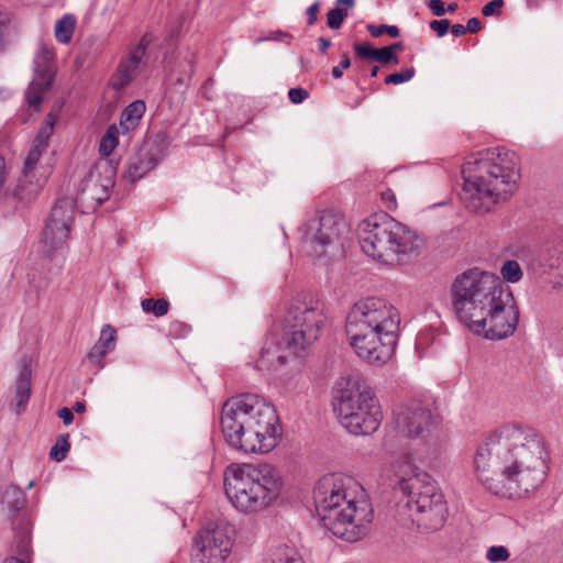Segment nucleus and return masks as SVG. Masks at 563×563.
I'll return each instance as SVG.
<instances>
[{
    "mask_svg": "<svg viewBox=\"0 0 563 563\" xmlns=\"http://www.w3.org/2000/svg\"><path fill=\"white\" fill-rule=\"evenodd\" d=\"M548 461L542 437L517 424H504L492 431L474 457L484 487L508 498H521L537 489L547 477Z\"/></svg>",
    "mask_w": 563,
    "mask_h": 563,
    "instance_id": "obj_1",
    "label": "nucleus"
},
{
    "mask_svg": "<svg viewBox=\"0 0 563 563\" xmlns=\"http://www.w3.org/2000/svg\"><path fill=\"white\" fill-rule=\"evenodd\" d=\"M220 424L228 445L243 453H267L280 437L275 407L256 394L228 399L222 406Z\"/></svg>",
    "mask_w": 563,
    "mask_h": 563,
    "instance_id": "obj_2",
    "label": "nucleus"
},
{
    "mask_svg": "<svg viewBox=\"0 0 563 563\" xmlns=\"http://www.w3.org/2000/svg\"><path fill=\"white\" fill-rule=\"evenodd\" d=\"M400 318L386 299L367 297L355 302L346 317L345 332L358 357L382 365L394 354Z\"/></svg>",
    "mask_w": 563,
    "mask_h": 563,
    "instance_id": "obj_3",
    "label": "nucleus"
},
{
    "mask_svg": "<svg viewBox=\"0 0 563 563\" xmlns=\"http://www.w3.org/2000/svg\"><path fill=\"white\" fill-rule=\"evenodd\" d=\"M478 155L462 166L464 191L471 194L470 209L489 212L496 202L506 200L517 187V156L500 147L487 148Z\"/></svg>",
    "mask_w": 563,
    "mask_h": 563,
    "instance_id": "obj_4",
    "label": "nucleus"
},
{
    "mask_svg": "<svg viewBox=\"0 0 563 563\" xmlns=\"http://www.w3.org/2000/svg\"><path fill=\"white\" fill-rule=\"evenodd\" d=\"M352 478L324 475L313 489L316 510L323 527L347 542L360 540L373 520V509L367 500H355L347 493Z\"/></svg>",
    "mask_w": 563,
    "mask_h": 563,
    "instance_id": "obj_5",
    "label": "nucleus"
},
{
    "mask_svg": "<svg viewBox=\"0 0 563 563\" xmlns=\"http://www.w3.org/2000/svg\"><path fill=\"white\" fill-rule=\"evenodd\" d=\"M393 487L406 500L398 504L399 511L408 509V516L417 528L426 533L442 529L448 520L449 509L443 494L429 474L415 466L404 455L393 464Z\"/></svg>",
    "mask_w": 563,
    "mask_h": 563,
    "instance_id": "obj_6",
    "label": "nucleus"
},
{
    "mask_svg": "<svg viewBox=\"0 0 563 563\" xmlns=\"http://www.w3.org/2000/svg\"><path fill=\"white\" fill-rule=\"evenodd\" d=\"M283 486L279 471L269 464H232L224 475L225 495L243 512L264 509L278 498Z\"/></svg>",
    "mask_w": 563,
    "mask_h": 563,
    "instance_id": "obj_7",
    "label": "nucleus"
},
{
    "mask_svg": "<svg viewBox=\"0 0 563 563\" xmlns=\"http://www.w3.org/2000/svg\"><path fill=\"white\" fill-rule=\"evenodd\" d=\"M358 242L366 255L387 265L407 262L420 246L416 232L384 212L358 225Z\"/></svg>",
    "mask_w": 563,
    "mask_h": 563,
    "instance_id": "obj_8",
    "label": "nucleus"
},
{
    "mask_svg": "<svg viewBox=\"0 0 563 563\" xmlns=\"http://www.w3.org/2000/svg\"><path fill=\"white\" fill-rule=\"evenodd\" d=\"M503 280L488 272L471 268L457 275L451 285V306L456 319L470 331L484 325L487 310L501 295Z\"/></svg>",
    "mask_w": 563,
    "mask_h": 563,
    "instance_id": "obj_9",
    "label": "nucleus"
},
{
    "mask_svg": "<svg viewBox=\"0 0 563 563\" xmlns=\"http://www.w3.org/2000/svg\"><path fill=\"white\" fill-rule=\"evenodd\" d=\"M325 322L322 303L306 296L294 297L283 319V343L299 356L320 338Z\"/></svg>",
    "mask_w": 563,
    "mask_h": 563,
    "instance_id": "obj_10",
    "label": "nucleus"
},
{
    "mask_svg": "<svg viewBox=\"0 0 563 563\" xmlns=\"http://www.w3.org/2000/svg\"><path fill=\"white\" fill-rule=\"evenodd\" d=\"M54 123L55 118L49 113L46 124L40 129L24 158L21 176L18 178L15 185L7 192L9 198L21 206L33 202L46 183L44 173H38V170L43 168L40 165V158L47 150L48 139L53 132Z\"/></svg>",
    "mask_w": 563,
    "mask_h": 563,
    "instance_id": "obj_11",
    "label": "nucleus"
},
{
    "mask_svg": "<svg viewBox=\"0 0 563 563\" xmlns=\"http://www.w3.org/2000/svg\"><path fill=\"white\" fill-rule=\"evenodd\" d=\"M301 246L312 256H323L330 250L343 246L342 240L349 233L343 217L333 210L317 212L301 228Z\"/></svg>",
    "mask_w": 563,
    "mask_h": 563,
    "instance_id": "obj_12",
    "label": "nucleus"
},
{
    "mask_svg": "<svg viewBox=\"0 0 563 563\" xmlns=\"http://www.w3.org/2000/svg\"><path fill=\"white\" fill-rule=\"evenodd\" d=\"M235 529L225 520L207 523L195 541L192 563H223L232 550Z\"/></svg>",
    "mask_w": 563,
    "mask_h": 563,
    "instance_id": "obj_13",
    "label": "nucleus"
},
{
    "mask_svg": "<svg viewBox=\"0 0 563 563\" xmlns=\"http://www.w3.org/2000/svg\"><path fill=\"white\" fill-rule=\"evenodd\" d=\"M485 324L475 327L472 331L488 340H501L511 335L519 322V309L515 302L512 292L503 288L501 295L489 306Z\"/></svg>",
    "mask_w": 563,
    "mask_h": 563,
    "instance_id": "obj_14",
    "label": "nucleus"
},
{
    "mask_svg": "<svg viewBox=\"0 0 563 563\" xmlns=\"http://www.w3.org/2000/svg\"><path fill=\"white\" fill-rule=\"evenodd\" d=\"M118 162L112 158H99L90 168L79 185V191L85 199H90L101 206L109 197L115 184Z\"/></svg>",
    "mask_w": 563,
    "mask_h": 563,
    "instance_id": "obj_15",
    "label": "nucleus"
},
{
    "mask_svg": "<svg viewBox=\"0 0 563 563\" xmlns=\"http://www.w3.org/2000/svg\"><path fill=\"white\" fill-rule=\"evenodd\" d=\"M75 200L68 197L58 199L52 207L42 236V243L51 250L58 249L68 240L75 221Z\"/></svg>",
    "mask_w": 563,
    "mask_h": 563,
    "instance_id": "obj_16",
    "label": "nucleus"
},
{
    "mask_svg": "<svg viewBox=\"0 0 563 563\" xmlns=\"http://www.w3.org/2000/svg\"><path fill=\"white\" fill-rule=\"evenodd\" d=\"M55 76L54 51L42 44L34 57V76L30 82L25 99L30 108L40 111L44 95L51 89Z\"/></svg>",
    "mask_w": 563,
    "mask_h": 563,
    "instance_id": "obj_17",
    "label": "nucleus"
},
{
    "mask_svg": "<svg viewBox=\"0 0 563 563\" xmlns=\"http://www.w3.org/2000/svg\"><path fill=\"white\" fill-rule=\"evenodd\" d=\"M395 423L399 434L415 439L429 433L437 423V417L429 407L419 401H412L396 409Z\"/></svg>",
    "mask_w": 563,
    "mask_h": 563,
    "instance_id": "obj_18",
    "label": "nucleus"
},
{
    "mask_svg": "<svg viewBox=\"0 0 563 563\" xmlns=\"http://www.w3.org/2000/svg\"><path fill=\"white\" fill-rule=\"evenodd\" d=\"M375 398L373 390L357 377H342L332 389L333 411L338 416L360 409L364 400Z\"/></svg>",
    "mask_w": 563,
    "mask_h": 563,
    "instance_id": "obj_19",
    "label": "nucleus"
},
{
    "mask_svg": "<svg viewBox=\"0 0 563 563\" xmlns=\"http://www.w3.org/2000/svg\"><path fill=\"white\" fill-rule=\"evenodd\" d=\"M166 150L165 140L159 135L145 140L130 157L123 178L132 184L143 178L165 156Z\"/></svg>",
    "mask_w": 563,
    "mask_h": 563,
    "instance_id": "obj_20",
    "label": "nucleus"
},
{
    "mask_svg": "<svg viewBox=\"0 0 563 563\" xmlns=\"http://www.w3.org/2000/svg\"><path fill=\"white\" fill-rule=\"evenodd\" d=\"M382 418V410L376 397L372 401L364 400L356 413L351 411L338 416L341 426L355 435L374 433L380 426Z\"/></svg>",
    "mask_w": 563,
    "mask_h": 563,
    "instance_id": "obj_21",
    "label": "nucleus"
},
{
    "mask_svg": "<svg viewBox=\"0 0 563 563\" xmlns=\"http://www.w3.org/2000/svg\"><path fill=\"white\" fill-rule=\"evenodd\" d=\"M31 358L23 355L19 362V375L15 382L14 410L19 415L25 410L31 396Z\"/></svg>",
    "mask_w": 563,
    "mask_h": 563,
    "instance_id": "obj_22",
    "label": "nucleus"
},
{
    "mask_svg": "<svg viewBox=\"0 0 563 563\" xmlns=\"http://www.w3.org/2000/svg\"><path fill=\"white\" fill-rule=\"evenodd\" d=\"M142 57L131 51L128 58L123 59L112 77L111 87L117 90H123L133 79Z\"/></svg>",
    "mask_w": 563,
    "mask_h": 563,
    "instance_id": "obj_23",
    "label": "nucleus"
},
{
    "mask_svg": "<svg viewBox=\"0 0 563 563\" xmlns=\"http://www.w3.org/2000/svg\"><path fill=\"white\" fill-rule=\"evenodd\" d=\"M114 342L115 330L109 324L104 325L101 330L99 340L87 354L88 360L100 364L107 353L114 349Z\"/></svg>",
    "mask_w": 563,
    "mask_h": 563,
    "instance_id": "obj_24",
    "label": "nucleus"
},
{
    "mask_svg": "<svg viewBox=\"0 0 563 563\" xmlns=\"http://www.w3.org/2000/svg\"><path fill=\"white\" fill-rule=\"evenodd\" d=\"M145 109L146 106L143 100H135L122 111L120 118V128L122 129L123 133H129L139 125Z\"/></svg>",
    "mask_w": 563,
    "mask_h": 563,
    "instance_id": "obj_25",
    "label": "nucleus"
},
{
    "mask_svg": "<svg viewBox=\"0 0 563 563\" xmlns=\"http://www.w3.org/2000/svg\"><path fill=\"white\" fill-rule=\"evenodd\" d=\"M19 525V529L14 527L16 530L14 543L16 553L21 556L20 559H24L26 561L31 550V530L29 522L26 521H21Z\"/></svg>",
    "mask_w": 563,
    "mask_h": 563,
    "instance_id": "obj_26",
    "label": "nucleus"
},
{
    "mask_svg": "<svg viewBox=\"0 0 563 563\" xmlns=\"http://www.w3.org/2000/svg\"><path fill=\"white\" fill-rule=\"evenodd\" d=\"M2 503L10 511L18 512L26 503L24 492L18 486H10L2 494Z\"/></svg>",
    "mask_w": 563,
    "mask_h": 563,
    "instance_id": "obj_27",
    "label": "nucleus"
},
{
    "mask_svg": "<svg viewBox=\"0 0 563 563\" xmlns=\"http://www.w3.org/2000/svg\"><path fill=\"white\" fill-rule=\"evenodd\" d=\"M76 21L71 15H65L56 22L55 37L58 42L67 44L74 34Z\"/></svg>",
    "mask_w": 563,
    "mask_h": 563,
    "instance_id": "obj_28",
    "label": "nucleus"
},
{
    "mask_svg": "<svg viewBox=\"0 0 563 563\" xmlns=\"http://www.w3.org/2000/svg\"><path fill=\"white\" fill-rule=\"evenodd\" d=\"M118 128L115 125H110L100 141L99 153L102 156L101 158H110V154L118 145Z\"/></svg>",
    "mask_w": 563,
    "mask_h": 563,
    "instance_id": "obj_29",
    "label": "nucleus"
},
{
    "mask_svg": "<svg viewBox=\"0 0 563 563\" xmlns=\"http://www.w3.org/2000/svg\"><path fill=\"white\" fill-rule=\"evenodd\" d=\"M273 563H303V561L296 549L280 545L274 551Z\"/></svg>",
    "mask_w": 563,
    "mask_h": 563,
    "instance_id": "obj_30",
    "label": "nucleus"
},
{
    "mask_svg": "<svg viewBox=\"0 0 563 563\" xmlns=\"http://www.w3.org/2000/svg\"><path fill=\"white\" fill-rule=\"evenodd\" d=\"M141 307L144 312H152L155 317H163L168 312L169 302L166 299L145 298L141 301Z\"/></svg>",
    "mask_w": 563,
    "mask_h": 563,
    "instance_id": "obj_31",
    "label": "nucleus"
},
{
    "mask_svg": "<svg viewBox=\"0 0 563 563\" xmlns=\"http://www.w3.org/2000/svg\"><path fill=\"white\" fill-rule=\"evenodd\" d=\"M70 450L69 434L58 435L56 443L51 448L49 456L56 462H62L66 459Z\"/></svg>",
    "mask_w": 563,
    "mask_h": 563,
    "instance_id": "obj_32",
    "label": "nucleus"
},
{
    "mask_svg": "<svg viewBox=\"0 0 563 563\" xmlns=\"http://www.w3.org/2000/svg\"><path fill=\"white\" fill-rule=\"evenodd\" d=\"M500 274L504 280L512 284L518 283L523 276L520 265L514 260L506 261L503 264Z\"/></svg>",
    "mask_w": 563,
    "mask_h": 563,
    "instance_id": "obj_33",
    "label": "nucleus"
},
{
    "mask_svg": "<svg viewBox=\"0 0 563 563\" xmlns=\"http://www.w3.org/2000/svg\"><path fill=\"white\" fill-rule=\"evenodd\" d=\"M367 31L373 37H379L383 34H388L393 38H397L400 36V30L396 25H387V24H368Z\"/></svg>",
    "mask_w": 563,
    "mask_h": 563,
    "instance_id": "obj_34",
    "label": "nucleus"
},
{
    "mask_svg": "<svg viewBox=\"0 0 563 563\" xmlns=\"http://www.w3.org/2000/svg\"><path fill=\"white\" fill-rule=\"evenodd\" d=\"M349 12L344 8H335L328 12L327 14V24L332 30H338L341 27L343 21L347 18Z\"/></svg>",
    "mask_w": 563,
    "mask_h": 563,
    "instance_id": "obj_35",
    "label": "nucleus"
},
{
    "mask_svg": "<svg viewBox=\"0 0 563 563\" xmlns=\"http://www.w3.org/2000/svg\"><path fill=\"white\" fill-rule=\"evenodd\" d=\"M415 74L416 69L413 67H408L399 73L387 75L384 81L386 85H399L409 81L411 78H413Z\"/></svg>",
    "mask_w": 563,
    "mask_h": 563,
    "instance_id": "obj_36",
    "label": "nucleus"
},
{
    "mask_svg": "<svg viewBox=\"0 0 563 563\" xmlns=\"http://www.w3.org/2000/svg\"><path fill=\"white\" fill-rule=\"evenodd\" d=\"M510 554L504 545H493L486 552V559L492 563L506 562Z\"/></svg>",
    "mask_w": 563,
    "mask_h": 563,
    "instance_id": "obj_37",
    "label": "nucleus"
},
{
    "mask_svg": "<svg viewBox=\"0 0 563 563\" xmlns=\"http://www.w3.org/2000/svg\"><path fill=\"white\" fill-rule=\"evenodd\" d=\"M377 49L378 48H374L369 43H355L354 44L355 54L361 59L376 62Z\"/></svg>",
    "mask_w": 563,
    "mask_h": 563,
    "instance_id": "obj_38",
    "label": "nucleus"
},
{
    "mask_svg": "<svg viewBox=\"0 0 563 563\" xmlns=\"http://www.w3.org/2000/svg\"><path fill=\"white\" fill-rule=\"evenodd\" d=\"M376 62L382 65H398L399 57L390 52V48L387 46L378 48L376 55Z\"/></svg>",
    "mask_w": 563,
    "mask_h": 563,
    "instance_id": "obj_39",
    "label": "nucleus"
},
{
    "mask_svg": "<svg viewBox=\"0 0 563 563\" xmlns=\"http://www.w3.org/2000/svg\"><path fill=\"white\" fill-rule=\"evenodd\" d=\"M504 0H492L482 8V13L485 16H499L501 14L500 9L504 5Z\"/></svg>",
    "mask_w": 563,
    "mask_h": 563,
    "instance_id": "obj_40",
    "label": "nucleus"
},
{
    "mask_svg": "<svg viewBox=\"0 0 563 563\" xmlns=\"http://www.w3.org/2000/svg\"><path fill=\"white\" fill-rule=\"evenodd\" d=\"M450 26L451 23L448 19L433 20L430 22V29L434 31L439 37L444 36Z\"/></svg>",
    "mask_w": 563,
    "mask_h": 563,
    "instance_id": "obj_41",
    "label": "nucleus"
},
{
    "mask_svg": "<svg viewBox=\"0 0 563 563\" xmlns=\"http://www.w3.org/2000/svg\"><path fill=\"white\" fill-rule=\"evenodd\" d=\"M153 40L154 37L151 33H145L140 40L139 44L132 49V52L143 58L145 56L146 48L153 42Z\"/></svg>",
    "mask_w": 563,
    "mask_h": 563,
    "instance_id": "obj_42",
    "label": "nucleus"
},
{
    "mask_svg": "<svg viewBox=\"0 0 563 563\" xmlns=\"http://www.w3.org/2000/svg\"><path fill=\"white\" fill-rule=\"evenodd\" d=\"M288 97L292 103L298 104L305 101L309 97V93L306 89L297 87L289 89Z\"/></svg>",
    "mask_w": 563,
    "mask_h": 563,
    "instance_id": "obj_43",
    "label": "nucleus"
},
{
    "mask_svg": "<svg viewBox=\"0 0 563 563\" xmlns=\"http://www.w3.org/2000/svg\"><path fill=\"white\" fill-rule=\"evenodd\" d=\"M350 66H351V59H350L349 55L345 53V54H343L342 60L340 62V64L332 68V76L335 79L342 78L343 69H347Z\"/></svg>",
    "mask_w": 563,
    "mask_h": 563,
    "instance_id": "obj_44",
    "label": "nucleus"
},
{
    "mask_svg": "<svg viewBox=\"0 0 563 563\" xmlns=\"http://www.w3.org/2000/svg\"><path fill=\"white\" fill-rule=\"evenodd\" d=\"M187 67L188 69L186 70L187 75H188V78L186 79L185 77H178L176 79V84L179 85V86H185L187 87L188 86V81L189 79L191 78L194 71H195V67H194V55L190 54L188 57H187Z\"/></svg>",
    "mask_w": 563,
    "mask_h": 563,
    "instance_id": "obj_45",
    "label": "nucleus"
},
{
    "mask_svg": "<svg viewBox=\"0 0 563 563\" xmlns=\"http://www.w3.org/2000/svg\"><path fill=\"white\" fill-rule=\"evenodd\" d=\"M320 10V2L316 1L306 11L308 16V25H313L318 20V12Z\"/></svg>",
    "mask_w": 563,
    "mask_h": 563,
    "instance_id": "obj_46",
    "label": "nucleus"
},
{
    "mask_svg": "<svg viewBox=\"0 0 563 563\" xmlns=\"http://www.w3.org/2000/svg\"><path fill=\"white\" fill-rule=\"evenodd\" d=\"M428 8L437 16H442L445 14V7L442 0H430L428 2Z\"/></svg>",
    "mask_w": 563,
    "mask_h": 563,
    "instance_id": "obj_47",
    "label": "nucleus"
},
{
    "mask_svg": "<svg viewBox=\"0 0 563 563\" xmlns=\"http://www.w3.org/2000/svg\"><path fill=\"white\" fill-rule=\"evenodd\" d=\"M57 416L63 420V423L65 426L70 424L74 421V413L73 411L67 408L63 407L57 411Z\"/></svg>",
    "mask_w": 563,
    "mask_h": 563,
    "instance_id": "obj_48",
    "label": "nucleus"
},
{
    "mask_svg": "<svg viewBox=\"0 0 563 563\" xmlns=\"http://www.w3.org/2000/svg\"><path fill=\"white\" fill-rule=\"evenodd\" d=\"M465 27L470 33H477L481 30V21L477 18H472L467 21Z\"/></svg>",
    "mask_w": 563,
    "mask_h": 563,
    "instance_id": "obj_49",
    "label": "nucleus"
},
{
    "mask_svg": "<svg viewBox=\"0 0 563 563\" xmlns=\"http://www.w3.org/2000/svg\"><path fill=\"white\" fill-rule=\"evenodd\" d=\"M5 15L0 11V49L4 44Z\"/></svg>",
    "mask_w": 563,
    "mask_h": 563,
    "instance_id": "obj_50",
    "label": "nucleus"
},
{
    "mask_svg": "<svg viewBox=\"0 0 563 563\" xmlns=\"http://www.w3.org/2000/svg\"><path fill=\"white\" fill-rule=\"evenodd\" d=\"M451 27V32L455 37L463 36L467 31L466 27L462 24H453Z\"/></svg>",
    "mask_w": 563,
    "mask_h": 563,
    "instance_id": "obj_51",
    "label": "nucleus"
},
{
    "mask_svg": "<svg viewBox=\"0 0 563 563\" xmlns=\"http://www.w3.org/2000/svg\"><path fill=\"white\" fill-rule=\"evenodd\" d=\"M318 44H319V52L321 54H324L327 52V49L331 46L332 43L329 38L319 37Z\"/></svg>",
    "mask_w": 563,
    "mask_h": 563,
    "instance_id": "obj_52",
    "label": "nucleus"
},
{
    "mask_svg": "<svg viewBox=\"0 0 563 563\" xmlns=\"http://www.w3.org/2000/svg\"><path fill=\"white\" fill-rule=\"evenodd\" d=\"M290 38L291 36L287 33H283L280 31L272 33V35L267 40H274V41H283L284 38Z\"/></svg>",
    "mask_w": 563,
    "mask_h": 563,
    "instance_id": "obj_53",
    "label": "nucleus"
},
{
    "mask_svg": "<svg viewBox=\"0 0 563 563\" xmlns=\"http://www.w3.org/2000/svg\"><path fill=\"white\" fill-rule=\"evenodd\" d=\"M387 47L390 48V52L395 55H397L399 52L404 51V48H405L402 42L393 43L391 45H389Z\"/></svg>",
    "mask_w": 563,
    "mask_h": 563,
    "instance_id": "obj_54",
    "label": "nucleus"
},
{
    "mask_svg": "<svg viewBox=\"0 0 563 563\" xmlns=\"http://www.w3.org/2000/svg\"><path fill=\"white\" fill-rule=\"evenodd\" d=\"M355 1L354 0H336L335 5L336 8H341L342 5L345 7L344 9L353 8Z\"/></svg>",
    "mask_w": 563,
    "mask_h": 563,
    "instance_id": "obj_55",
    "label": "nucleus"
},
{
    "mask_svg": "<svg viewBox=\"0 0 563 563\" xmlns=\"http://www.w3.org/2000/svg\"><path fill=\"white\" fill-rule=\"evenodd\" d=\"M2 563H29V562L25 561L24 559H19L16 556L12 555V556L4 559Z\"/></svg>",
    "mask_w": 563,
    "mask_h": 563,
    "instance_id": "obj_56",
    "label": "nucleus"
},
{
    "mask_svg": "<svg viewBox=\"0 0 563 563\" xmlns=\"http://www.w3.org/2000/svg\"><path fill=\"white\" fill-rule=\"evenodd\" d=\"M74 410L78 413H82L86 411V405L85 402L77 401L74 406Z\"/></svg>",
    "mask_w": 563,
    "mask_h": 563,
    "instance_id": "obj_57",
    "label": "nucleus"
},
{
    "mask_svg": "<svg viewBox=\"0 0 563 563\" xmlns=\"http://www.w3.org/2000/svg\"><path fill=\"white\" fill-rule=\"evenodd\" d=\"M457 9V3L455 2H452L448 5V8H445V12H454L455 10Z\"/></svg>",
    "mask_w": 563,
    "mask_h": 563,
    "instance_id": "obj_58",
    "label": "nucleus"
},
{
    "mask_svg": "<svg viewBox=\"0 0 563 563\" xmlns=\"http://www.w3.org/2000/svg\"><path fill=\"white\" fill-rule=\"evenodd\" d=\"M379 73V67L378 66H373L372 69H371V76L372 77H376Z\"/></svg>",
    "mask_w": 563,
    "mask_h": 563,
    "instance_id": "obj_59",
    "label": "nucleus"
},
{
    "mask_svg": "<svg viewBox=\"0 0 563 563\" xmlns=\"http://www.w3.org/2000/svg\"><path fill=\"white\" fill-rule=\"evenodd\" d=\"M33 485H34V482H33V481H31V482L29 483V485H27V488H29V489H30V488H32V487H33Z\"/></svg>",
    "mask_w": 563,
    "mask_h": 563,
    "instance_id": "obj_60",
    "label": "nucleus"
},
{
    "mask_svg": "<svg viewBox=\"0 0 563 563\" xmlns=\"http://www.w3.org/2000/svg\"><path fill=\"white\" fill-rule=\"evenodd\" d=\"M278 361H279L280 363H284L285 358H284L283 356H278Z\"/></svg>",
    "mask_w": 563,
    "mask_h": 563,
    "instance_id": "obj_61",
    "label": "nucleus"
}]
</instances>
